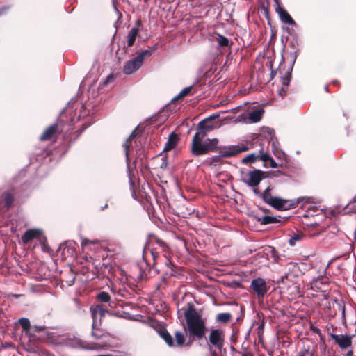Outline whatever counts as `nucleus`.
<instances>
[{
    "instance_id": "nucleus-40",
    "label": "nucleus",
    "mask_w": 356,
    "mask_h": 356,
    "mask_svg": "<svg viewBox=\"0 0 356 356\" xmlns=\"http://www.w3.org/2000/svg\"><path fill=\"white\" fill-rule=\"evenodd\" d=\"M8 8L3 7L0 9V15H4L6 10H8Z\"/></svg>"
},
{
    "instance_id": "nucleus-37",
    "label": "nucleus",
    "mask_w": 356,
    "mask_h": 356,
    "mask_svg": "<svg viewBox=\"0 0 356 356\" xmlns=\"http://www.w3.org/2000/svg\"><path fill=\"white\" fill-rule=\"evenodd\" d=\"M93 307H99V308L100 309V310H101V316H102V317H103V316L104 315V314H105L106 312H108L106 309H104V308L102 307V305H97L94 306Z\"/></svg>"
},
{
    "instance_id": "nucleus-46",
    "label": "nucleus",
    "mask_w": 356,
    "mask_h": 356,
    "mask_svg": "<svg viewBox=\"0 0 356 356\" xmlns=\"http://www.w3.org/2000/svg\"><path fill=\"white\" fill-rule=\"evenodd\" d=\"M137 24H138V25H140V22L138 21Z\"/></svg>"
},
{
    "instance_id": "nucleus-11",
    "label": "nucleus",
    "mask_w": 356,
    "mask_h": 356,
    "mask_svg": "<svg viewBox=\"0 0 356 356\" xmlns=\"http://www.w3.org/2000/svg\"><path fill=\"white\" fill-rule=\"evenodd\" d=\"M330 337L341 349H346L352 344V337L350 336L330 334Z\"/></svg>"
},
{
    "instance_id": "nucleus-32",
    "label": "nucleus",
    "mask_w": 356,
    "mask_h": 356,
    "mask_svg": "<svg viewBox=\"0 0 356 356\" xmlns=\"http://www.w3.org/2000/svg\"><path fill=\"white\" fill-rule=\"evenodd\" d=\"M20 325L24 330H28L30 327V321L28 318H22L19 320Z\"/></svg>"
},
{
    "instance_id": "nucleus-21",
    "label": "nucleus",
    "mask_w": 356,
    "mask_h": 356,
    "mask_svg": "<svg viewBox=\"0 0 356 356\" xmlns=\"http://www.w3.org/2000/svg\"><path fill=\"white\" fill-rule=\"evenodd\" d=\"M193 88V86H190L188 87L184 88L183 90H181V91L177 95H176L172 99V101H177V100L181 99L184 98V97L188 95Z\"/></svg>"
},
{
    "instance_id": "nucleus-22",
    "label": "nucleus",
    "mask_w": 356,
    "mask_h": 356,
    "mask_svg": "<svg viewBox=\"0 0 356 356\" xmlns=\"http://www.w3.org/2000/svg\"><path fill=\"white\" fill-rule=\"evenodd\" d=\"M303 237L304 235L300 232L294 233L291 236L289 243L291 246H295L298 242L300 241L303 238Z\"/></svg>"
},
{
    "instance_id": "nucleus-36",
    "label": "nucleus",
    "mask_w": 356,
    "mask_h": 356,
    "mask_svg": "<svg viewBox=\"0 0 356 356\" xmlns=\"http://www.w3.org/2000/svg\"><path fill=\"white\" fill-rule=\"evenodd\" d=\"M273 152L275 155L279 159L282 158V156H284V153L282 151L273 149Z\"/></svg>"
},
{
    "instance_id": "nucleus-38",
    "label": "nucleus",
    "mask_w": 356,
    "mask_h": 356,
    "mask_svg": "<svg viewBox=\"0 0 356 356\" xmlns=\"http://www.w3.org/2000/svg\"><path fill=\"white\" fill-rule=\"evenodd\" d=\"M90 241L87 238H83L81 241V245L82 246H87L88 244H90Z\"/></svg>"
},
{
    "instance_id": "nucleus-19",
    "label": "nucleus",
    "mask_w": 356,
    "mask_h": 356,
    "mask_svg": "<svg viewBox=\"0 0 356 356\" xmlns=\"http://www.w3.org/2000/svg\"><path fill=\"white\" fill-rule=\"evenodd\" d=\"M139 29L137 27H134L131 29L127 35V44L128 47H131L136 41L138 35Z\"/></svg>"
},
{
    "instance_id": "nucleus-12",
    "label": "nucleus",
    "mask_w": 356,
    "mask_h": 356,
    "mask_svg": "<svg viewBox=\"0 0 356 356\" xmlns=\"http://www.w3.org/2000/svg\"><path fill=\"white\" fill-rule=\"evenodd\" d=\"M136 137V131H133L129 137L127 139L125 143L124 144V148L125 151V154L127 157V165L129 166V156L132 154L134 151V144L136 143L134 138Z\"/></svg>"
},
{
    "instance_id": "nucleus-26",
    "label": "nucleus",
    "mask_w": 356,
    "mask_h": 356,
    "mask_svg": "<svg viewBox=\"0 0 356 356\" xmlns=\"http://www.w3.org/2000/svg\"><path fill=\"white\" fill-rule=\"evenodd\" d=\"M259 159V156L254 153L247 155L242 159L243 163H254Z\"/></svg>"
},
{
    "instance_id": "nucleus-16",
    "label": "nucleus",
    "mask_w": 356,
    "mask_h": 356,
    "mask_svg": "<svg viewBox=\"0 0 356 356\" xmlns=\"http://www.w3.org/2000/svg\"><path fill=\"white\" fill-rule=\"evenodd\" d=\"M263 113V109H257L255 111H253L248 113L246 120L250 123L257 122L260 121V120L261 119Z\"/></svg>"
},
{
    "instance_id": "nucleus-34",
    "label": "nucleus",
    "mask_w": 356,
    "mask_h": 356,
    "mask_svg": "<svg viewBox=\"0 0 356 356\" xmlns=\"http://www.w3.org/2000/svg\"><path fill=\"white\" fill-rule=\"evenodd\" d=\"M114 81V76L113 74L108 75L106 79L104 81L103 85L106 86L111 83Z\"/></svg>"
},
{
    "instance_id": "nucleus-41",
    "label": "nucleus",
    "mask_w": 356,
    "mask_h": 356,
    "mask_svg": "<svg viewBox=\"0 0 356 356\" xmlns=\"http://www.w3.org/2000/svg\"><path fill=\"white\" fill-rule=\"evenodd\" d=\"M253 191H254V193L256 195H260V196L261 197V195H262V194H261V193H260V192L258 191V189H257V188H254Z\"/></svg>"
},
{
    "instance_id": "nucleus-8",
    "label": "nucleus",
    "mask_w": 356,
    "mask_h": 356,
    "mask_svg": "<svg viewBox=\"0 0 356 356\" xmlns=\"http://www.w3.org/2000/svg\"><path fill=\"white\" fill-rule=\"evenodd\" d=\"M43 237V231L40 229H27L22 236V241L23 243L27 244L33 239L42 241Z\"/></svg>"
},
{
    "instance_id": "nucleus-18",
    "label": "nucleus",
    "mask_w": 356,
    "mask_h": 356,
    "mask_svg": "<svg viewBox=\"0 0 356 356\" xmlns=\"http://www.w3.org/2000/svg\"><path fill=\"white\" fill-rule=\"evenodd\" d=\"M291 81V74L287 72L286 76L282 78L281 83H282V88L277 90L278 94L281 97H284L286 93V90L288 88V86Z\"/></svg>"
},
{
    "instance_id": "nucleus-7",
    "label": "nucleus",
    "mask_w": 356,
    "mask_h": 356,
    "mask_svg": "<svg viewBox=\"0 0 356 356\" xmlns=\"http://www.w3.org/2000/svg\"><path fill=\"white\" fill-rule=\"evenodd\" d=\"M250 288L258 297H264L268 291L267 283L261 277H257L252 280L250 284Z\"/></svg>"
},
{
    "instance_id": "nucleus-30",
    "label": "nucleus",
    "mask_w": 356,
    "mask_h": 356,
    "mask_svg": "<svg viewBox=\"0 0 356 356\" xmlns=\"http://www.w3.org/2000/svg\"><path fill=\"white\" fill-rule=\"evenodd\" d=\"M260 160L262 161L266 162L271 159L270 154L267 152H264V147L261 145V149L259 151V154L258 155Z\"/></svg>"
},
{
    "instance_id": "nucleus-6",
    "label": "nucleus",
    "mask_w": 356,
    "mask_h": 356,
    "mask_svg": "<svg viewBox=\"0 0 356 356\" xmlns=\"http://www.w3.org/2000/svg\"><path fill=\"white\" fill-rule=\"evenodd\" d=\"M217 117H218V115L211 116L209 118L201 121L198 124L197 131L195 134L200 136V137H206L209 131L217 127V125H215L210 121L211 119H214Z\"/></svg>"
},
{
    "instance_id": "nucleus-28",
    "label": "nucleus",
    "mask_w": 356,
    "mask_h": 356,
    "mask_svg": "<svg viewBox=\"0 0 356 356\" xmlns=\"http://www.w3.org/2000/svg\"><path fill=\"white\" fill-rule=\"evenodd\" d=\"M216 42L220 47H227L229 45V40L221 35H218L216 38Z\"/></svg>"
},
{
    "instance_id": "nucleus-45",
    "label": "nucleus",
    "mask_w": 356,
    "mask_h": 356,
    "mask_svg": "<svg viewBox=\"0 0 356 356\" xmlns=\"http://www.w3.org/2000/svg\"><path fill=\"white\" fill-rule=\"evenodd\" d=\"M90 244H95L97 243V241H90Z\"/></svg>"
},
{
    "instance_id": "nucleus-27",
    "label": "nucleus",
    "mask_w": 356,
    "mask_h": 356,
    "mask_svg": "<svg viewBox=\"0 0 356 356\" xmlns=\"http://www.w3.org/2000/svg\"><path fill=\"white\" fill-rule=\"evenodd\" d=\"M263 225L271 224L276 222V218L270 216H264L259 219Z\"/></svg>"
},
{
    "instance_id": "nucleus-25",
    "label": "nucleus",
    "mask_w": 356,
    "mask_h": 356,
    "mask_svg": "<svg viewBox=\"0 0 356 356\" xmlns=\"http://www.w3.org/2000/svg\"><path fill=\"white\" fill-rule=\"evenodd\" d=\"M176 343L177 346H183L185 342V335L180 331H177L175 334Z\"/></svg>"
},
{
    "instance_id": "nucleus-24",
    "label": "nucleus",
    "mask_w": 356,
    "mask_h": 356,
    "mask_svg": "<svg viewBox=\"0 0 356 356\" xmlns=\"http://www.w3.org/2000/svg\"><path fill=\"white\" fill-rule=\"evenodd\" d=\"M232 318V315L229 313H220L218 314L216 319L218 321L226 323Z\"/></svg>"
},
{
    "instance_id": "nucleus-2",
    "label": "nucleus",
    "mask_w": 356,
    "mask_h": 356,
    "mask_svg": "<svg viewBox=\"0 0 356 356\" xmlns=\"http://www.w3.org/2000/svg\"><path fill=\"white\" fill-rule=\"evenodd\" d=\"M205 137H200L198 134H195L192 140V153L195 156L206 154L215 149L218 144V140L216 138L206 139Z\"/></svg>"
},
{
    "instance_id": "nucleus-39",
    "label": "nucleus",
    "mask_w": 356,
    "mask_h": 356,
    "mask_svg": "<svg viewBox=\"0 0 356 356\" xmlns=\"http://www.w3.org/2000/svg\"><path fill=\"white\" fill-rule=\"evenodd\" d=\"M269 161L270 162V167L271 168H277V163L271 158Z\"/></svg>"
},
{
    "instance_id": "nucleus-42",
    "label": "nucleus",
    "mask_w": 356,
    "mask_h": 356,
    "mask_svg": "<svg viewBox=\"0 0 356 356\" xmlns=\"http://www.w3.org/2000/svg\"><path fill=\"white\" fill-rule=\"evenodd\" d=\"M298 269H299V268H298V266H296V265H293V266H292V270H293V271H296V270H298Z\"/></svg>"
},
{
    "instance_id": "nucleus-31",
    "label": "nucleus",
    "mask_w": 356,
    "mask_h": 356,
    "mask_svg": "<svg viewBox=\"0 0 356 356\" xmlns=\"http://www.w3.org/2000/svg\"><path fill=\"white\" fill-rule=\"evenodd\" d=\"M97 297L99 300L103 302H108L111 300L109 294L105 291L100 292Z\"/></svg>"
},
{
    "instance_id": "nucleus-13",
    "label": "nucleus",
    "mask_w": 356,
    "mask_h": 356,
    "mask_svg": "<svg viewBox=\"0 0 356 356\" xmlns=\"http://www.w3.org/2000/svg\"><path fill=\"white\" fill-rule=\"evenodd\" d=\"M248 150V147L242 145V146H233L230 147H227L225 149L223 153L225 156L230 157L233 156L238 153L245 152Z\"/></svg>"
},
{
    "instance_id": "nucleus-10",
    "label": "nucleus",
    "mask_w": 356,
    "mask_h": 356,
    "mask_svg": "<svg viewBox=\"0 0 356 356\" xmlns=\"http://www.w3.org/2000/svg\"><path fill=\"white\" fill-rule=\"evenodd\" d=\"M276 3L275 11L278 14L280 20L286 24L295 25L294 20L291 18L288 12L284 10L280 5L279 0H274Z\"/></svg>"
},
{
    "instance_id": "nucleus-29",
    "label": "nucleus",
    "mask_w": 356,
    "mask_h": 356,
    "mask_svg": "<svg viewBox=\"0 0 356 356\" xmlns=\"http://www.w3.org/2000/svg\"><path fill=\"white\" fill-rule=\"evenodd\" d=\"M99 326L98 327H92V336L95 339H101L103 335L104 334V332L99 329Z\"/></svg>"
},
{
    "instance_id": "nucleus-35",
    "label": "nucleus",
    "mask_w": 356,
    "mask_h": 356,
    "mask_svg": "<svg viewBox=\"0 0 356 356\" xmlns=\"http://www.w3.org/2000/svg\"><path fill=\"white\" fill-rule=\"evenodd\" d=\"M74 347H82L81 341L79 339H74V343L71 344Z\"/></svg>"
},
{
    "instance_id": "nucleus-15",
    "label": "nucleus",
    "mask_w": 356,
    "mask_h": 356,
    "mask_svg": "<svg viewBox=\"0 0 356 356\" xmlns=\"http://www.w3.org/2000/svg\"><path fill=\"white\" fill-rule=\"evenodd\" d=\"M90 312L92 317V327H98L101 325V310L99 307H90Z\"/></svg>"
},
{
    "instance_id": "nucleus-20",
    "label": "nucleus",
    "mask_w": 356,
    "mask_h": 356,
    "mask_svg": "<svg viewBox=\"0 0 356 356\" xmlns=\"http://www.w3.org/2000/svg\"><path fill=\"white\" fill-rule=\"evenodd\" d=\"M178 141L177 136L175 134H171L169 136V139L166 143V145L164 147V150L168 151L172 149L175 147Z\"/></svg>"
},
{
    "instance_id": "nucleus-5",
    "label": "nucleus",
    "mask_w": 356,
    "mask_h": 356,
    "mask_svg": "<svg viewBox=\"0 0 356 356\" xmlns=\"http://www.w3.org/2000/svg\"><path fill=\"white\" fill-rule=\"evenodd\" d=\"M264 174L265 172L260 170L250 171L243 176V180L249 186H257L264 177Z\"/></svg>"
},
{
    "instance_id": "nucleus-14",
    "label": "nucleus",
    "mask_w": 356,
    "mask_h": 356,
    "mask_svg": "<svg viewBox=\"0 0 356 356\" xmlns=\"http://www.w3.org/2000/svg\"><path fill=\"white\" fill-rule=\"evenodd\" d=\"M326 271V268H323L321 272H319V275L317 277H313L312 280H309V284L311 285V289L315 291L321 290V284H323V282L321 280L323 276L325 275Z\"/></svg>"
},
{
    "instance_id": "nucleus-44",
    "label": "nucleus",
    "mask_w": 356,
    "mask_h": 356,
    "mask_svg": "<svg viewBox=\"0 0 356 356\" xmlns=\"http://www.w3.org/2000/svg\"><path fill=\"white\" fill-rule=\"evenodd\" d=\"M353 355V352L352 351H349L348 353H347V356H352Z\"/></svg>"
},
{
    "instance_id": "nucleus-1",
    "label": "nucleus",
    "mask_w": 356,
    "mask_h": 356,
    "mask_svg": "<svg viewBox=\"0 0 356 356\" xmlns=\"http://www.w3.org/2000/svg\"><path fill=\"white\" fill-rule=\"evenodd\" d=\"M185 318L191 336L202 338L205 336L206 327L204 320L199 313L193 308L188 309L185 312Z\"/></svg>"
},
{
    "instance_id": "nucleus-17",
    "label": "nucleus",
    "mask_w": 356,
    "mask_h": 356,
    "mask_svg": "<svg viewBox=\"0 0 356 356\" xmlns=\"http://www.w3.org/2000/svg\"><path fill=\"white\" fill-rule=\"evenodd\" d=\"M58 126L56 124H52L49 126L44 132L40 136V140L42 141L50 140L52 136L57 132Z\"/></svg>"
},
{
    "instance_id": "nucleus-43",
    "label": "nucleus",
    "mask_w": 356,
    "mask_h": 356,
    "mask_svg": "<svg viewBox=\"0 0 356 356\" xmlns=\"http://www.w3.org/2000/svg\"><path fill=\"white\" fill-rule=\"evenodd\" d=\"M290 277H291V275L290 274H287L285 277H283L282 278V282L284 281V278L289 279Z\"/></svg>"
},
{
    "instance_id": "nucleus-23",
    "label": "nucleus",
    "mask_w": 356,
    "mask_h": 356,
    "mask_svg": "<svg viewBox=\"0 0 356 356\" xmlns=\"http://www.w3.org/2000/svg\"><path fill=\"white\" fill-rule=\"evenodd\" d=\"M160 335L162 339L166 342L169 346H172L174 344L172 336L166 331H161Z\"/></svg>"
},
{
    "instance_id": "nucleus-4",
    "label": "nucleus",
    "mask_w": 356,
    "mask_h": 356,
    "mask_svg": "<svg viewBox=\"0 0 356 356\" xmlns=\"http://www.w3.org/2000/svg\"><path fill=\"white\" fill-rule=\"evenodd\" d=\"M152 50H143L139 53L136 57L127 61L124 66V73L125 74H131L134 73L141 67L144 58L152 54Z\"/></svg>"
},
{
    "instance_id": "nucleus-33",
    "label": "nucleus",
    "mask_w": 356,
    "mask_h": 356,
    "mask_svg": "<svg viewBox=\"0 0 356 356\" xmlns=\"http://www.w3.org/2000/svg\"><path fill=\"white\" fill-rule=\"evenodd\" d=\"M4 202L7 207H10L13 202V197L10 193H6L4 195Z\"/></svg>"
},
{
    "instance_id": "nucleus-9",
    "label": "nucleus",
    "mask_w": 356,
    "mask_h": 356,
    "mask_svg": "<svg viewBox=\"0 0 356 356\" xmlns=\"http://www.w3.org/2000/svg\"><path fill=\"white\" fill-rule=\"evenodd\" d=\"M209 342L218 349H222L224 342V334L221 330H213L209 336Z\"/></svg>"
},
{
    "instance_id": "nucleus-3",
    "label": "nucleus",
    "mask_w": 356,
    "mask_h": 356,
    "mask_svg": "<svg viewBox=\"0 0 356 356\" xmlns=\"http://www.w3.org/2000/svg\"><path fill=\"white\" fill-rule=\"evenodd\" d=\"M270 191L271 188L268 186L261 195V197L266 203L278 210L290 209L291 204L289 201L271 195Z\"/></svg>"
}]
</instances>
